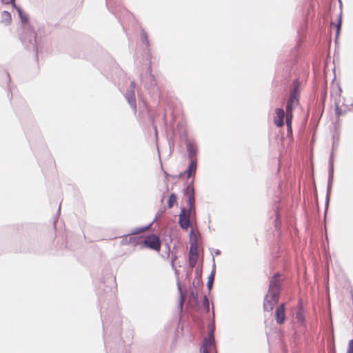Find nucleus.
<instances>
[{"instance_id": "f257e3e1", "label": "nucleus", "mask_w": 353, "mask_h": 353, "mask_svg": "<svg viewBox=\"0 0 353 353\" xmlns=\"http://www.w3.org/2000/svg\"><path fill=\"white\" fill-rule=\"evenodd\" d=\"M116 291L115 276L112 273L106 274L101 278L97 291L105 348L109 347L108 334L110 337L117 338L121 334L122 320L114 302Z\"/></svg>"}, {"instance_id": "f03ea898", "label": "nucleus", "mask_w": 353, "mask_h": 353, "mask_svg": "<svg viewBox=\"0 0 353 353\" xmlns=\"http://www.w3.org/2000/svg\"><path fill=\"white\" fill-rule=\"evenodd\" d=\"M2 3L3 4H10L12 7L17 12L20 21L22 24V32L20 34L21 41L28 50H32L34 52L35 57L37 59L39 48V41L37 37L36 32L30 26L28 14L23 10L21 6H17L15 3V0L14 2Z\"/></svg>"}, {"instance_id": "7ed1b4c3", "label": "nucleus", "mask_w": 353, "mask_h": 353, "mask_svg": "<svg viewBox=\"0 0 353 353\" xmlns=\"http://www.w3.org/2000/svg\"><path fill=\"white\" fill-rule=\"evenodd\" d=\"M194 180L192 179L190 181H187L183 189V194L186 200L187 208L188 211H196L194 205L196 190L194 186Z\"/></svg>"}, {"instance_id": "20e7f679", "label": "nucleus", "mask_w": 353, "mask_h": 353, "mask_svg": "<svg viewBox=\"0 0 353 353\" xmlns=\"http://www.w3.org/2000/svg\"><path fill=\"white\" fill-rule=\"evenodd\" d=\"M295 319L298 324V330H295L294 335H298L299 333L305 334L307 332V322L302 299L299 300Z\"/></svg>"}, {"instance_id": "39448f33", "label": "nucleus", "mask_w": 353, "mask_h": 353, "mask_svg": "<svg viewBox=\"0 0 353 353\" xmlns=\"http://www.w3.org/2000/svg\"><path fill=\"white\" fill-rule=\"evenodd\" d=\"M195 215L196 211H188L185 207H181L178 219L179 227L183 230H188L191 225V219L192 220Z\"/></svg>"}, {"instance_id": "423d86ee", "label": "nucleus", "mask_w": 353, "mask_h": 353, "mask_svg": "<svg viewBox=\"0 0 353 353\" xmlns=\"http://www.w3.org/2000/svg\"><path fill=\"white\" fill-rule=\"evenodd\" d=\"M281 291L279 290H270L265 296L263 301V310L266 312H270L273 310L274 305L279 302Z\"/></svg>"}, {"instance_id": "0eeeda50", "label": "nucleus", "mask_w": 353, "mask_h": 353, "mask_svg": "<svg viewBox=\"0 0 353 353\" xmlns=\"http://www.w3.org/2000/svg\"><path fill=\"white\" fill-rule=\"evenodd\" d=\"M141 243L142 248H146L155 251H159L161 249L160 239L154 234H148Z\"/></svg>"}, {"instance_id": "6e6552de", "label": "nucleus", "mask_w": 353, "mask_h": 353, "mask_svg": "<svg viewBox=\"0 0 353 353\" xmlns=\"http://www.w3.org/2000/svg\"><path fill=\"white\" fill-rule=\"evenodd\" d=\"M144 88L147 89L149 93H156L158 91L157 81L153 74H146L145 79L140 75Z\"/></svg>"}, {"instance_id": "1a4fd4ad", "label": "nucleus", "mask_w": 353, "mask_h": 353, "mask_svg": "<svg viewBox=\"0 0 353 353\" xmlns=\"http://www.w3.org/2000/svg\"><path fill=\"white\" fill-rule=\"evenodd\" d=\"M185 145L188 159H198L199 147L196 141H187Z\"/></svg>"}, {"instance_id": "9d476101", "label": "nucleus", "mask_w": 353, "mask_h": 353, "mask_svg": "<svg viewBox=\"0 0 353 353\" xmlns=\"http://www.w3.org/2000/svg\"><path fill=\"white\" fill-rule=\"evenodd\" d=\"M188 163L186 169L183 171V174H185L186 179L193 178L192 179L194 180L196 170L198 168V159H188Z\"/></svg>"}, {"instance_id": "9b49d317", "label": "nucleus", "mask_w": 353, "mask_h": 353, "mask_svg": "<svg viewBox=\"0 0 353 353\" xmlns=\"http://www.w3.org/2000/svg\"><path fill=\"white\" fill-rule=\"evenodd\" d=\"M301 85V81L299 77H296L290 85L289 97L299 98L300 99Z\"/></svg>"}, {"instance_id": "f8f14e48", "label": "nucleus", "mask_w": 353, "mask_h": 353, "mask_svg": "<svg viewBox=\"0 0 353 353\" xmlns=\"http://www.w3.org/2000/svg\"><path fill=\"white\" fill-rule=\"evenodd\" d=\"M275 321L276 323L281 325L283 324L286 320L285 314V303H281L275 310Z\"/></svg>"}, {"instance_id": "ddd939ff", "label": "nucleus", "mask_w": 353, "mask_h": 353, "mask_svg": "<svg viewBox=\"0 0 353 353\" xmlns=\"http://www.w3.org/2000/svg\"><path fill=\"white\" fill-rule=\"evenodd\" d=\"M340 3V13L338 15L336 23H332L331 24L336 28V33H335V43L337 44L338 39L341 34L342 23H343V14H342V3L339 1Z\"/></svg>"}, {"instance_id": "4468645a", "label": "nucleus", "mask_w": 353, "mask_h": 353, "mask_svg": "<svg viewBox=\"0 0 353 353\" xmlns=\"http://www.w3.org/2000/svg\"><path fill=\"white\" fill-rule=\"evenodd\" d=\"M124 97L128 103L130 105V108L134 111V113L136 114L137 111V107L135 97V91L132 90H127Z\"/></svg>"}, {"instance_id": "2eb2a0df", "label": "nucleus", "mask_w": 353, "mask_h": 353, "mask_svg": "<svg viewBox=\"0 0 353 353\" xmlns=\"http://www.w3.org/2000/svg\"><path fill=\"white\" fill-rule=\"evenodd\" d=\"M282 283L283 281L281 279V274L279 272L274 273L270 281L268 289L279 290V291H281Z\"/></svg>"}, {"instance_id": "dca6fc26", "label": "nucleus", "mask_w": 353, "mask_h": 353, "mask_svg": "<svg viewBox=\"0 0 353 353\" xmlns=\"http://www.w3.org/2000/svg\"><path fill=\"white\" fill-rule=\"evenodd\" d=\"M105 3L110 12L118 17L117 12L121 8L122 0H105Z\"/></svg>"}, {"instance_id": "f3484780", "label": "nucleus", "mask_w": 353, "mask_h": 353, "mask_svg": "<svg viewBox=\"0 0 353 353\" xmlns=\"http://www.w3.org/2000/svg\"><path fill=\"white\" fill-rule=\"evenodd\" d=\"M333 181H334V172H328L325 212H326L328 203L330 201V195L332 193V185H333Z\"/></svg>"}, {"instance_id": "a211bd4d", "label": "nucleus", "mask_w": 353, "mask_h": 353, "mask_svg": "<svg viewBox=\"0 0 353 353\" xmlns=\"http://www.w3.org/2000/svg\"><path fill=\"white\" fill-rule=\"evenodd\" d=\"M213 330H210V335L208 337H205L203 340L202 344L200 347V353H210V350L212 346L211 336L213 335Z\"/></svg>"}, {"instance_id": "6ab92c4d", "label": "nucleus", "mask_w": 353, "mask_h": 353, "mask_svg": "<svg viewBox=\"0 0 353 353\" xmlns=\"http://www.w3.org/2000/svg\"><path fill=\"white\" fill-rule=\"evenodd\" d=\"M151 225V223H149L148 225H145V226H143V227H139V228H134L130 232H129L128 234H124L122 236V241H121V244L122 245H127V244H129V243L128 242V239L129 238V236L130 235H134V234H137L138 233H140V232H144L147 228H148Z\"/></svg>"}, {"instance_id": "aec40b11", "label": "nucleus", "mask_w": 353, "mask_h": 353, "mask_svg": "<svg viewBox=\"0 0 353 353\" xmlns=\"http://www.w3.org/2000/svg\"><path fill=\"white\" fill-rule=\"evenodd\" d=\"M212 262H213L212 268L210 275L208 276V281L206 283V286L208 290L209 294H210V291L212 289L213 283H214L215 274H216V265H215V261H214V257H212Z\"/></svg>"}, {"instance_id": "412c9836", "label": "nucleus", "mask_w": 353, "mask_h": 353, "mask_svg": "<svg viewBox=\"0 0 353 353\" xmlns=\"http://www.w3.org/2000/svg\"><path fill=\"white\" fill-rule=\"evenodd\" d=\"M300 99L299 98L289 97L285 106L286 112H292L294 109L299 105Z\"/></svg>"}, {"instance_id": "4be33fe9", "label": "nucleus", "mask_w": 353, "mask_h": 353, "mask_svg": "<svg viewBox=\"0 0 353 353\" xmlns=\"http://www.w3.org/2000/svg\"><path fill=\"white\" fill-rule=\"evenodd\" d=\"M146 111H147V115H148V119H149L150 122L151 123L152 126L154 130L155 136H156V137H157V135H158L157 127L154 123V119H155V117H157V114L156 111H154L148 107L146 108Z\"/></svg>"}, {"instance_id": "5701e85b", "label": "nucleus", "mask_w": 353, "mask_h": 353, "mask_svg": "<svg viewBox=\"0 0 353 353\" xmlns=\"http://www.w3.org/2000/svg\"><path fill=\"white\" fill-rule=\"evenodd\" d=\"M128 242L129 244H132L133 246L137 245H141V242L143 240V235H130L129 238L128 239Z\"/></svg>"}, {"instance_id": "b1692460", "label": "nucleus", "mask_w": 353, "mask_h": 353, "mask_svg": "<svg viewBox=\"0 0 353 353\" xmlns=\"http://www.w3.org/2000/svg\"><path fill=\"white\" fill-rule=\"evenodd\" d=\"M325 98H326L325 94L322 97L321 106L319 105V107L316 108V112L313 115V117L316 118L318 120H320V119L324 112V103H325Z\"/></svg>"}, {"instance_id": "393cba45", "label": "nucleus", "mask_w": 353, "mask_h": 353, "mask_svg": "<svg viewBox=\"0 0 353 353\" xmlns=\"http://www.w3.org/2000/svg\"><path fill=\"white\" fill-rule=\"evenodd\" d=\"M188 256H198L197 240L194 238L191 239Z\"/></svg>"}, {"instance_id": "a878e982", "label": "nucleus", "mask_w": 353, "mask_h": 353, "mask_svg": "<svg viewBox=\"0 0 353 353\" xmlns=\"http://www.w3.org/2000/svg\"><path fill=\"white\" fill-rule=\"evenodd\" d=\"M334 139H335V135L333 136L332 149L334 148ZM334 152L332 150L330 152V154L329 157V160H328V172H334Z\"/></svg>"}, {"instance_id": "bb28decb", "label": "nucleus", "mask_w": 353, "mask_h": 353, "mask_svg": "<svg viewBox=\"0 0 353 353\" xmlns=\"http://www.w3.org/2000/svg\"><path fill=\"white\" fill-rule=\"evenodd\" d=\"M176 203H177V195L175 193L172 192L169 195L168 201H167L168 208H172L174 204H176Z\"/></svg>"}, {"instance_id": "cd10ccee", "label": "nucleus", "mask_w": 353, "mask_h": 353, "mask_svg": "<svg viewBox=\"0 0 353 353\" xmlns=\"http://www.w3.org/2000/svg\"><path fill=\"white\" fill-rule=\"evenodd\" d=\"M196 288L195 282L193 281L192 284V288H190V296L197 303L199 301V293L194 290Z\"/></svg>"}, {"instance_id": "c85d7f7f", "label": "nucleus", "mask_w": 353, "mask_h": 353, "mask_svg": "<svg viewBox=\"0 0 353 353\" xmlns=\"http://www.w3.org/2000/svg\"><path fill=\"white\" fill-rule=\"evenodd\" d=\"M141 41L143 44L145 45L146 47H149L150 45L148 33L145 31L144 29L141 30V35H140Z\"/></svg>"}, {"instance_id": "c756f323", "label": "nucleus", "mask_w": 353, "mask_h": 353, "mask_svg": "<svg viewBox=\"0 0 353 353\" xmlns=\"http://www.w3.org/2000/svg\"><path fill=\"white\" fill-rule=\"evenodd\" d=\"M177 288H178V292L179 294V303H178V309L179 310V312H181L183 310V294L182 290L181 288L180 283L179 281H177Z\"/></svg>"}, {"instance_id": "7c9ffc66", "label": "nucleus", "mask_w": 353, "mask_h": 353, "mask_svg": "<svg viewBox=\"0 0 353 353\" xmlns=\"http://www.w3.org/2000/svg\"><path fill=\"white\" fill-rule=\"evenodd\" d=\"M12 21L11 14L9 12L4 10L1 12V22L9 24Z\"/></svg>"}, {"instance_id": "2f4dec72", "label": "nucleus", "mask_w": 353, "mask_h": 353, "mask_svg": "<svg viewBox=\"0 0 353 353\" xmlns=\"http://www.w3.org/2000/svg\"><path fill=\"white\" fill-rule=\"evenodd\" d=\"M163 241H165V248L167 250L168 256H169L170 253L171 252L170 243L172 241V236L170 234H169L168 236H165L163 238Z\"/></svg>"}, {"instance_id": "473e14b6", "label": "nucleus", "mask_w": 353, "mask_h": 353, "mask_svg": "<svg viewBox=\"0 0 353 353\" xmlns=\"http://www.w3.org/2000/svg\"><path fill=\"white\" fill-rule=\"evenodd\" d=\"M180 139L185 144L187 141H193L194 139H190L188 135V132L185 130H183L179 132Z\"/></svg>"}, {"instance_id": "72a5a7b5", "label": "nucleus", "mask_w": 353, "mask_h": 353, "mask_svg": "<svg viewBox=\"0 0 353 353\" xmlns=\"http://www.w3.org/2000/svg\"><path fill=\"white\" fill-rule=\"evenodd\" d=\"M202 305H203L205 312L208 313L210 312V303H209V300L206 295L203 296V299L202 301Z\"/></svg>"}, {"instance_id": "f704fd0d", "label": "nucleus", "mask_w": 353, "mask_h": 353, "mask_svg": "<svg viewBox=\"0 0 353 353\" xmlns=\"http://www.w3.org/2000/svg\"><path fill=\"white\" fill-rule=\"evenodd\" d=\"M347 112V110H343L338 103L335 104V114L336 117L339 118L341 116L345 114Z\"/></svg>"}, {"instance_id": "c9c22d12", "label": "nucleus", "mask_w": 353, "mask_h": 353, "mask_svg": "<svg viewBox=\"0 0 353 353\" xmlns=\"http://www.w3.org/2000/svg\"><path fill=\"white\" fill-rule=\"evenodd\" d=\"M4 74L7 79V83H8V89H9V92L8 93V97L9 98V99H11L12 98V93L11 92L10 87L9 85V83L11 81V78H10V74L7 71H5Z\"/></svg>"}, {"instance_id": "e433bc0d", "label": "nucleus", "mask_w": 353, "mask_h": 353, "mask_svg": "<svg viewBox=\"0 0 353 353\" xmlns=\"http://www.w3.org/2000/svg\"><path fill=\"white\" fill-rule=\"evenodd\" d=\"M276 117L274 118L277 119H284L285 112L282 108H276L275 109Z\"/></svg>"}, {"instance_id": "4c0bfd02", "label": "nucleus", "mask_w": 353, "mask_h": 353, "mask_svg": "<svg viewBox=\"0 0 353 353\" xmlns=\"http://www.w3.org/2000/svg\"><path fill=\"white\" fill-rule=\"evenodd\" d=\"M198 261V256H188V263L191 268L194 267Z\"/></svg>"}, {"instance_id": "58836bf2", "label": "nucleus", "mask_w": 353, "mask_h": 353, "mask_svg": "<svg viewBox=\"0 0 353 353\" xmlns=\"http://www.w3.org/2000/svg\"><path fill=\"white\" fill-rule=\"evenodd\" d=\"M165 210H166V208L165 206H163V207L160 208L159 209L158 212H157L156 215H155L154 219L150 223L152 224L159 217L161 216L165 212Z\"/></svg>"}, {"instance_id": "ea45409f", "label": "nucleus", "mask_w": 353, "mask_h": 353, "mask_svg": "<svg viewBox=\"0 0 353 353\" xmlns=\"http://www.w3.org/2000/svg\"><path fill=\"white\" fill-rule=\"evenodd\" d=\"M286 136H287V137L290 139L291 141H293V130H292V125L288 124V125H287V134H286Z\"/></svg>"}, {"instance_id": "a19ab883", "label": "nucleus", "mask_w": 353, "mask_h": 353, "mask_svg": "<svg viewBox=\"0 0 353 353\" xmlns=\"http://www.w3.org/2000/svg\"><path fill=\"white\" fill-rule=\"evenodd\" d=\"M274 213L276 214V219L274 220L275 228H276V230H280L281 229V221L280 218L278 216V212L275 211Z\"/></svg>"}, {"instance_id": "79ce46f5", "label": "nucleus", "mask_w": 353, "mask_h": 353, "mask_svg": "<svg viewBox=\"0 0 353 353\" xmlns=\"http://www.w3.org/2000/svg\"><path fill=\"white\" fill-rule=\"evenodd\" d=\"M292 118H293L292 112H286V116H285L286 125H288V124L292 125Z\"/></svg>"}, {"instance_id": "37998d69", "label": "nucleus", "mask_w": 353, "mask_h": 353, "mask_svg": "<svg viewBox=\"0 0 353 353\" xmlns=\"http://www.w3.org/2000/svg\"><path fill=\"white\" fill-rule=\"evenodd\" d=\"M172 257L171 259V266L172 269L175 271V273L177 274V270L174 265V261L177 259V256L176 253L174 254L173 251L172 252Z\"/></svg>"}, {"instance_id": "c03bdc74", "label": "nucleus", "mask_w": 353, "mask_h": 353, "mask_svg": "<svg viewBox=\"0 0 353 353\" xmlns=\"http://www.w3.org/2000/svg\"><path fill=\"white\" fill-rule=\"evenodd\" d=\"M274 124L278 127L283 126L284 125V119H274Z\"/></svg>"}, {"instance_id": "a18cd8bd", "label": "nucleus", "mask_w": 353, "mask_h": 353, "mask_svg": "<svg viewBox=\"0 0 353 353\" xmlns=\"http://www.w3.org/2000/svg\"><path fill=\"white\" fill-rule=\"evenodd\" d=\"M346 353H353V339L348 342Z\"/></svg>"}, {"instance_id": "49530a36", "label": "nucleus", "mask_w": 353, "mask_h": 353, "mask_svg": "<svg viewBox=\"0 0 353 353\" xmlns=\"http://www.w3.org/2000/svg\"><path fill=\"white\" fill-rule=\"evenodd\" d=\"M194 238L196 240H197V237H196V234H194V230L192 229H191L190 232H189V243H190L191 242V239H194Z\"/></svg>"}, {"instance_id": "de8ad7c7", "label": "nucleus", "mask_w": 353, "mask_h": 353, "mask_svg": "<svg viewBox=\"0 0 353 353\" xmlns=\"http://www.w3.org/2000/svg\"><path fill=\"white\" fill-rule=\"evenodd\" d=\"M197 279V282H196V287H197V286H201V287H202V286L203 285V281H202V277H201V276H199L198 277V279Z\"/></svg>"}, {"instance_id": "09e8293b", "label": "nucleus", "mask_w": 353, "mask_h": 353, "mask_svg": "<svg viewBox=\"0 0 353 353\" xmlns=\"http://www.w3.org/2000/svg\"><path fill=\"white\" fill-rule=\"evenodd\" d=\"M146 74H152V63H151V62H150L148 63V65L147 67Z\"/></svg>"}, {"instance_id": "8fccbe9b", "label": "nucleus", "mask_w": 353, "mask_h": 353, "mask_svg": "<svg viewBox=\"0 0 353 353\" xmlns=\"http://www.w3.org/2000/svg\"><path fill=\"white\" fill-rule=\"evenodd\" d=\"M135 87H136L135 82L134 81H132L130 82V87H129V88L128 90H134Z\"/></svg>"}, {"instance_id": "3c124183", "label": "nucleus", "mask_w": 353, "mask_h": 353, "mask_svg": "<svg viewBox=\"0 0 353 353\" xmlns=\"http://www.w3.org/2000/svg\"><path fill=\"white\" fill-rule=\"evenodd\" d=\"M168 143H169V146H170V149L172 148H174V141L172 140H169L168 141Z\"/></svg>"}, {"instance_id": "603ef678", "label": "nucleus", "mask_w": 353, "mask_h": 353, "mask_svg": "<svg viewBox=\"0 0 353 353\" xmlns=\"http://www.w3.org/2000/svg\"><path fill=\"white\" fill-rule=\"evenodd\" d=\"M215 256H219L221 254V251L219 249H216L214 251Z\"/></svg>"}, {"instance_id": "864d4df0", "label": "nucleus", "mask_w": 353, "mask_h": 353, "mask_svg": "<svg viewBox=\"0 0 353 353\" xmlns=\"http://www.w3.org/2000/svg\"><path fill=\"white\" fill-rule=\"evenodd\" d=\"M297 51H298V50H297L296 49H295V50H294V53H295V54H294V62H296V59H297V58H298Z\"/></svg>"}, {"instance_id": "5fc2aeb1", "label": "nucleus", "mask_w": 353, "mask_h": 353, "mask_svg": "<svg viewBox=\"0 0 353 353\" xmlns=\"http://www.w3.org/2000/svg\"><path fill=\"white\" fill-rule=\"evenodd\" d=\"M199 276H201V274L199 272L198 269H196L195 272V279H198Z\"/></svg>"}, {"instance_id": "6e6d98bb", "label": "nucleus", "mask_w": 353, "mask_h": 353, "mask_svg": "<svg viewBox=\"0 0 353 353\" xmlns=\"http://www.w3.org/2000/svg\"><path fill=\"white\" fill-rule=\"evenodd\" d=\"M179 178L185 177V174H183V172H180L178 176Z\"/></svg>"}, {"instance_id": "4d7b16f0", "label": "nucleus", "mask_w": 353, "mask_h": 353, "mask_svg": "<svg viewBox=\"0 0 353 353\" xmlns=\"http://www.w3.org/2000/svg\"><path fill=\"white\" fill-rule=\"evenodd\" d=\"M347 110H348V111H352V110H353V104H352V103L350 105V108H348V109L347 110Z\"/></svg>"}, {"instance_id": "13d9d810", "label": "nucleus", "mask_w": 353, "mask_h": 353, "mask_svg": "<svg viewBox=\"0 0 353 353\" xmlns=\"http://www.w3.org/2000/svg\"><path fill=\"white\" fill-rule=\"evenodd\" d=\"M1 2H14V0H1Z\"/></svg>"}, {"instance_id": "bf43d9fd", "label": "nucleus", "mask_w": 353, "mask_h": 353, "mask_svg": "<svg viewBox=\"0 0 353 353\" xmlns=\"http://www.w3.org/2000/svg\"><path fill=\"white\" fill-rule=\"evenodd\" d=\"M341 92H342L341 88L339 87V94H340Z\"/></svg>"}, {"instance_id": "052dcab7", "label": "nucleus", "mask_w": 353, "mask_h": 353, "mask_svg": "<svg viewBox=\"0 0 353 353\" xmlns=\"http://www.w3.org/2000/svg\"><path fill=\"white\" fill-rule=\"evenodd\" d=\"M60 210H61V204H60V205H59V206L58 213L60 212Z\"/></svg>"}]
</instances>
